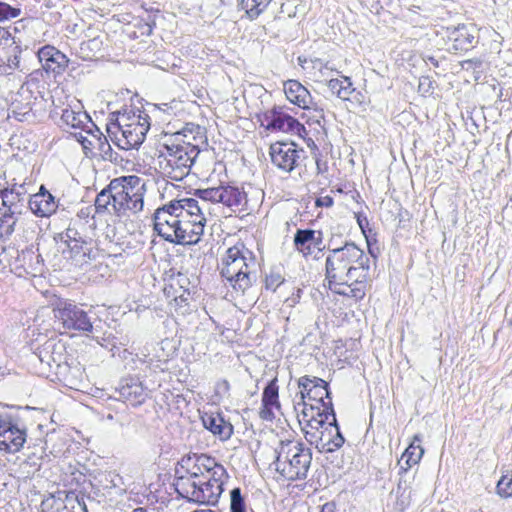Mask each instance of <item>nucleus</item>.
Masks as SVG:
<instances>
[{
    "instance_id": "7c9ffc66",
    "label": "nucleus",
    "mask_w": 512,
    "mask_h": 512,
    "mask_svg": "<svg viewBox=\"0 0 512 512\" xmlns=\"http://www.w3.org/2000/svg\"><path fill=\"white\" fill-rule=\"evenodd\" d=\"M329 89L342 100H348L351 93L355 91L351 79L343 76L342 79H331L328 82Z\"/></svg>"
},
{
    "instance_id": "3c124183",
    "label": "nucleus",
    "mask_w": 512,
    "mask_h": 512,
    "mask_svg": "<svg viewBox=\"0 0 512 512\" xmlns=\"http://www.w3.org/2000/svg\"><path fill=\"white\" fill-rule=\"evenodd\" d=\"M424 61L426 64H431L434 67L439 66V60L437 58H435L434 56H425Z\"/></svg>"
},
{
    "instance_id": "603ef678",
    "label": "nucleus",
    "mask_w": 512,
    "mask_h": 512,
    "mask_svg": "<svg viewBox=\"0 0 512 512\" xmlns=\"http://www.w3.org/2000/svg\"><path fill=\"white\" fill-rule=\"evenodd\" d=\"M188 296L189 295H187V293H184L183 291L181 295L175 297V301L177 302V304L187 303Z\"/></svg>"
},
{
    "instance_id": "2eb2a0df",
    "label": "nucleus",
    "mask_w": 512,
    "mask_h": 512,
    "mask_svg": "<svg viewBox=\"0 0 512 512\" xmlns=\"http://www.w3.org/2000/svg\"><path fill=\"white\" fill-rule=\"evenodd\" d=\"M302 149H297L294 143L275 142L270 146V158L278 169L290 173L297 166Z\"/></svg>"
},
{
    "instance_id": "6e6552de",
    "label": "nucleus",
    "mask_w": 512,
    "mask_h": 512,
    "mask_svg": "<svg viewBox=\"0 0 512 512\" xmlns=\"http://www.w3.org/2000/svg\"><path fill=\"white\" fill-rule=\"evenodd\" d=\"M120 203L124 208L125 217L135 215L143 210L146 182L136 175L114 178Z\"/></svg>"
},
{
    "instance_id": "c03bdc74",
    "label": "nucleus",
    "mask_w": 512,
    "mask_h": 512,
    "mask_svg": "<svg viewBox=\"0 0 512 512\" xmlns=\"http://www.w3.org/2000/svg\"><path fill=\"white\" fill-rule=\"evenodd\" d=\"M274 408L275 406L262 403L261 409L259 411L260 418L265 421H273L275 419V414L273 411Z\"/></svg>"
},
{
    "instance_id": "a211bd4d",
    "label": "nucleus",
    "mask_w": 512,
    "mask_h": 512,
    "mask_svg": "<svg viewBox=\"0 0 512 512\" xmlns=\"http://www.w3.org/2000/svg\"><path fill=\"white\" fill-rule=\"evenodd\" d=\"M293 245L295 250L305 258L311 256L315 250L321 252L326 248L323 232L310 228L297 229L293 237Z\"/></svg>"
},
{
    "instance_id": "4d7b16f0",
    "label": "nucleus",
    "mask_w": 512,
    "mask_h": 512,
    "mask_svg": "<svg viewBox=\"0 0 512 512\" xmlns=\"http://www.w3.org/2000/svg\"><path fill=\"white\" fill-rule=\"evenodd\" d=\"M318 172H321L322 165H320V161H316Z\"/></svg>"
},
{
    "instance_id": "58836bf2",
    "label": "nucleus",
    "mask_w": 512,
    "mask_h": 512,
    "mask_svg": "<svg viewBox=\"0 0 512 512\" xmlns=\"http://www.w3.org/2000/svg\"><path fill=\"white\" fill-rule=\"evenodd\" d=\"M159 209H164L166 213H169L171 215H177L178 217L185 218L188 214L186 212H183V208L181 207V199L179 200H172L168 204H165L164 206L160 207Z\"/></svg>"
},
{
    "instance_id": "f704fd0d",
    "label": "nucleus",
    "mask_w": 512,
    "mask_h": 512,
    "mask_svg": "<svg viewBox=\"0 0 512 512\" xmlns=\"http://www.w3.org/2000/svg\"><path fill=\"white\" fill-rule=\"evenodd\" d=\"M181 207L183 208V212L188 214L189 219H195L196 215L204 216L203 211L206 209L203 203L200 205L199 201L194 198L181 199Z\"/></svg>"
},
{
    "instance_id": "f257e3e1",
    "label": "nucleus",
    "mask_w": 512,
    "mask_h": 512,
    "mask_svg": "<svg viewBox=\"0 0 512 512\" xmlns=\"http://www.w3.org/2000/svg\"><path fill=\"white\" fill-rule=\"evenodd\" d=\"M298 385L301 388V401L294 404L300 425L305 424L319 433L311 434L318 438L320 450L333 452L341 448L345 442L340 432L332 404L328 383L318 377L302 376ZM310 435L306 431V437Z\"/></svg>"
},
{
    "instance_id": "680f3d73",
    "label": "nucleus",
    "mask_w": 512,
    "mask_h": 512,
    "mask_svg": "<svg viewBox=\"0 0 512 512\" xmlns=\"http://www.w3.org/2000/svg\"><path fill=\"white\" fill-rule=\"evenodd\" d=\"M325 507H326V506H324V507H323V509L321 510V512H325Z\"/></svg>"
},
{
    "instance_id": "a878e982",
    "label": "nucleus",
    "mask_w": 512,
    "mask_h": 512,
    "mask_svg": "<svg viewBox=\"0 0 512 512\" xmlns=\"http://www.w3.org/2000/svg\"><path fill=\"white\" fill-rule=\"evenodd\" d=\"M179 221L180 217L177 215L166 213L164 209H157L154 213V230L164 240L170 242Z\"/></svg>"
},
{
    "instance_id": "473e14b6",
    "label": "nucleus",
    "mask_w": 512,
    "mask_h": 512,
    "mask_svg": "<svg viewBox=\"0 0 512 512\" xmlns=\"http://www.w3.org/2000/svg\"><path fill=\"white\" fill-rule=\"evenodd\" d=\"M262 403L266 405H272L275 406L276 409H280L277 378L272 379L265 386L262 394Z\"/></svg>"
},
{
    "instance_id": "5fc2aeb1",
    "label": "nucleus",
    "mask_w": 512,
    "mask_h": 512,
    "mask_svg": "<svg viewBox=\"0 0 512 512\" xmlns=\"http://www.w3.org/2000/svg\"><path fill=\"white\" fill-rule=\"evenodd\" d=\"M156 107H158L159 109L163 110V111H166L167 109L170 108V106L167 104V103H163L161 105H156Z\"/></svg>"
},
{
    "instance_id": "13d9d810",
    "label": "nucleus",
    "mask_w": 512,
    "mask_h": 512,
    "mask_svg": "<svg viewBox=\"0 0 512 512\" xmlns=\"http://www.w3.org/2000/svg\"><path fill=\"white\" fill-rule=\"evenodd\" d=\"M57 367L59 369H66L68 366L65 364L64 366L60 365L59 363H57Z\"/></svg>"
},
{
    "instance_id": "5701e85b",
    "label": "nucleus",
    "mask_w": 512,
    "mask_h": 512,
    "mask_svg": "<svg viewBox=\"0 0 512 512\" xmlns=\"http://www.w3.org/2000/svg\"><path fill=\"white\" fill-rule=\"evenodd\" d=\"M284 92L286 98L302 109H313L315 103L306 87L297 80H287L284 82Z\"/></svg>"
},
{
    "instance_id": "a18cd8bd",
    "label": "nucleus",
    "mask_w": 512,
    "mask_h": 512,
    "mask_svg": "<svg viewBox=\"0 0 512 512\" xmlns=\"http://www.w3.org/2000/svg\"><path fill=\"white\" fill-rule=\"evenodd\" d=\"M74 135L84 150H91L94 148L93 136L91 134H89L90 137L84 136L82 132L75 133Z\"/></svg>"
},
{
    "instance_id": "cd10ccee",
    "label": "nucleus",
    "mask_w": 512,
    "mask_h": 512,
    "mask_svg": "<svg viewBox=\"0 0 512 512\" xmlns=\"http://www.w3.org/2000/svg\"><path fill=\"white\" fill-rule=\"evenodd\" d=\"M220 203L230 208H240L246 203V194L236 186L220 185Z\"/></svg>"
},
{
    "instance_id": "9b49d317",
    "label": "nucleus",
    "mask_w": 512,
    "mask_h": 512,
    "mask_svg": "<svg viewBox=\"0 0 512 512\" xmlns=\"http://www.w3.org/2000/svg\"><path fill=\"white\" fill-rule=\"evenodd\" d=\"M26 442V429L20 420L10 413H0V450L18 452Z\"/></svg>"
},
{
    "instance_id": "8fccbe9b",
    "label": "nucleus",
    "mask_w": 512,
    "mask_h": 512,
    "mask_svg": "<svg viewBox=\"0 0 512 512\" xmlns=\"http://www.w3.org/2000/svg\"><path fill=\"white\" fill-rule=\"evenodd\" d=\"M175 477V483H178L181 480L180 477H183L184 479H191L190 476L187 473H185V470L181 468V466L178 463L175 468Z\"/></svg>"
},
{
    "instance_id": "09e8293b",
    "label": "nucleus",
    "mask_w": 512,
    "mask_h": 512,
    "mask_svg": "<svg viewBox=\"0 0 512 512\" xmlns=\"http://www.w3.org/2000/svg\"><path fill=\"white\" fill-rule=\"evenodd\" d=\"M333 203L334 200L329 195L318 197L315 201L317 207H331Z\"/></svg>"
},
{
    "instance_id": "20e7f679",
    "label": "nucleus",
    "mask_w": 512,
    "mask_h": 512,
    "mask_svg": "<svg viewBox=\"0 0 512 512\" xmlns=\"http://www.w3.org/2000/svg\"><path fill=\"white\" fill-rule=\"evenodd\" d=\"M274 461L276 471L289 481L305 480L312 462V450L302 442H281Z\"/></svg>"
},
{
    "instance_id": "4468645a",
    "label": "nucleus",
    "mask_w": 512,
    "mask_h": 512,
    "mask_svg": "<svg viewBox=\"0 0 512 512\" xmlns=\"http://www.w3.org/2000/svg\"><path fill=\"white\" fill-rule=\"evenodd\" d=\"M205 223L206 218L203 215H196L195 219H189L188 215L181 218L170 243L179 245L197 244L203 235Z\"/></svg>"
},
{
    "instance_id": "9d476101",
    "label": "nucleus",
    "mask_w": 512,
    "mask_h": 512,
    "mask_svg": "<svg viewBox=\"0 0 512 512\" xmlns=\"http://www.w3.org/2000/svg\"><path fill=\"white\" fill-rule=\"evenodd\" d=\"M55 319L65 330L84 333L93 331V321L88 313L74 302L60 300L53 309Z\"/></svg>"
},
{
    "instance_id": "ea45409f",
    "label": "nucleus",
    "mask_w": 512,
    "mask_h": 512,
    "mask_svg": "<svg viewBox=\"0 0 512 512\" xmlns=\"http://www.w3.org/2000/svg\"><path fill=\"white\" fill-rule=\"evenodd\" d=\"M21 10L16 7H12L5 2H0V21L16 18L20 15Z\"/></svg>"
},
{
    "instance_id": "423d86ee",
    "label": "nucleus",
    "mask_w": 512,
    "mask_h": 512,
    "mask_svg": "<svg viewBox=\"0 0 512 512\" xmlns=\"http://www.w3.org/2000/svg\"><path fill=\"white\" fill-rule=\"evenodd\" d=\"M0 238L13 234L22 216L28 213L27 195L22 185L0 191Z\"/></svg>"
},
{
    "instance_id": "de8ad7c7",
    "label": "nucleus",
    "mask_w": 512,
    "mask_h": 512,
    "mask_svg": "<svg viewBox=\"0 0 512 512\" xmlns=\"http://www.w3.org/2000/svg\"><path fill=\"white\" fill-rule=\"evenodd\" d=\"M419 90L429 93L433 90V81L429 77H421L419 81Z\"/></svg>"
},
{
    "instance_id": "6ab92c4d",
    "label": "nucleus",
    "mask_w": 512,
    "mask_h": 512,
    "mask_svg": "<svg viewBox=\"0 0 512 512\" xmlns=\"http://www.w3.org/2000/svg\"><path fill=\"white\" fill-rule=\"evenodd\" d=\"M477 43V30L473 25L461 24L447 28V44L449 50L466 52Z\"/></svg>"
},
{
    "instance_id": "bf43d9fd",
    "label": "nucleus",
    "mask_w": 512,
    "mask_h": 512,
    "mask_svg": "<svg viewBox=\"0 0 512 512\" xmlns=\"http://www.w3.org/2000/svg\"><path fill=\"white\" fill-rule=\"evenodd\" d=\"M224 384H225L226 388L228 389V388H229V383H228V381H224Z\"/></svg>"
},
{
    "instance_id": "bb28decb",
    "label": "nucleus",
    "mask_w": 512,
    "mask_h": 512,
    "mask_svg": "<svg viewBox=\"0 0 512 512\" xmlns=\"http://www.w3.org/2000/svg\"><path fill=\"white\" fill-rule=\"evenodd\" d=\"M86 133L91 134L93 136V149L98 150V153L103 160L110 161L112 163L118 162V153L112 149L109 141L107 140V137L100 131V129L94 123H91V128L88 129Z\"/></svg>"
},
{
    "instance_id": "aec40b11",
    "label": "nucleus",
    "mask_w": 512,
    "mask_h": 512,
    "mask_svg": "<svg viewBox=\"0 0 512 512\" xmlns=\"http://www.w3.org/2000/svg\"><path fill=\"white\" fill-rule=\"evenodd\" d=\"M178 464L185 470L191 480H199L205 478V474L214 465V457L207 454L189 453L184 455Z\"/></svg>"
},
{
    "instance_id": "c85d7f7f",
    "label": "nucleus",
    "mask_w": 512,
    "mask_h": 512,
    "mask_svg": "<svg viewBox=\"0 0 512 512\" xmlns=\"http://www.w3.org/2000/svg\"><path fill=\"white\" fill-rule=\"evenodd\" d=\"M61 120L65 125L71 128H80L85 132L91 128V123H93L86 113L75 112L69 108L63 109Z\"/></svg>"
},
{
    "instance_id": "79ce46f5",
    "label": "nucleus",
    "mask_w": 512,
    "mask_h": 512,
    "mask_svg": "<svg viewBox=\"0 0 512 512\" xmlns=\"http://www.w3.org/2000/svg\"><path fill=\"white\" fill-rule=\"evenodd\" d=\"M284 279L279 273H270L266 276L265 287L268 290L276 291V289L283 284Z\"/></svg>"
},
{
    "instance_id": "e433bc0d",
    "label": "nucleus",
    "mask_w": 512,
    "mask_h": 512,
    "mask_svg": "<svg viewBox=\"0 0 512 512\" xmlns=\"http://www.w3.org/2000/svg\"><path fill=\"white\" fill-rule=\"evenodd\" d=\"M230 510L231 512H246L245 500L239 487L230 491Z\"/></svg>"
},
{
    "instance_id": "a19ab883",
    "label": "nucleus",
    "mask_w": 512,
    "mask_h": 512,
    "mask_svg": "<svg viewBox=\"0 0 512 512\" xmlns=\"http://www.w3.org/2000/svg\"><path fill=\"white\" fill-rule=\"evenodd\" d=\"M20 64V57L14 55L8 59V62L0 65V75H9L13 70L18 69Z\"/></svg>"
},
{
    "instance_id": "f03ea898",
    "label": "nucleus",
    "mask_w": 512,
    "mask_h": 512,
    "mask_svg": "<svg viewBox=\"0 0 512 512\" xmlns=\"http://www.w3.org/2000/svg\"><path fill=\"white\" fill-rule=\"evenodd\" d=\"M329 240L325 259V281L328 288L341 296L362 300L370 279V257L354 242L331 248Z\"/></svg>"
},
{
    "instance_id": "052dcab7",
    "label": "nucleus",
    "mask_w": 512,
    "mask_h": 512,
    "mask_svg": "<svg viewBox=\"0 0 512 512\" xmlns=\"http://www.w3.org/2000/svg\"><path fill=\"white\" fill-rule=\"evenodd\" d=\"M36 258H37V262L39 263L41 256L38 254V255L36 256Z\"/></svg>"
},
{
    "instance_id": "0eeeda50",
    "label": "nucleus",
    "mask_w": 512,
    "mask_h": 512,
    "mask_svg": "<svg viewBox=\"0 0 512 512\" xmlns=\"http://www.w3.org/2000/svg\"><path fill=\"white\" fill-rule=\"evenodd\" d=\"M165 164L160 162L164 173L172 180L181 181L190 172L200 150L197 146L188 142L165 143Z\"/></svg>"
},
{
    "instance_id": "4be33fe9",
    "label": "nucleus",
    "mask_w": 512,
    "mask_h": 512,
    "mask_svg": "<svg viewBox=\"0 0 512 512\" xmlns=\"http://www.w3.org/2000/svg\"><path fill=\"white\" fill-rule=\"evenodd\" d=\"M42 68L47 72L61 74L68 65L67 56L54 46L45 45L37 53Z\"/></svg>"
},
{
    "instance_id": "1a4fd4ad",
    "label": "nucleus",
    "mask_w": 512,
    "mask_h": 512,
    "mask_svg": "<svg viewBox=\"0 0 512 512\" xmlns=\"http://www.w3.org/2000/svg\"><path fill=\"white\" fill-rule=\"evenodd\" d=\"M180 479L178 483H174L175 490L180 497L189 502L215 505L223 492V489H217L216 486L204 479L191 480L183 477Z\"/></svg>"
},
{
    "instance_id": "dca6fc26",
    "label": "nucleus",
    "mask_w": 512,
    "mask_h": 512,
    "mask_svg": "<svg viewBox=\"0 0 512 512\" xmlns=\"http://www.w3.org/2000/svg\"><path fill=\"white\" fill-rule=\"evenodd\" d=\"M114 398L132 406H139L148 398V389L135 376L122 378L115 388Z\"/></svg>"
},
{
    "instance_id": "c9c22d12",
    "label": "nucleus",
    "mask_w": 512,
    "mask_h": 512,
    "mask_svg": "<svg viewBox=\"0 0 512 512\" xmlns=\"http://www.w3.org/2000/svg\"><path fill=\"white\" fill-rule=\"evenodd\" d=\"M196 195L201 199L207 208L208 203H220V186L196 190Z\"/></svg>"
},
{
    "instance_id": "f8f14e48",
    "label": "nucleus",
    "mask_w": 512,
    "mask_h": 512,
    "mask_svg": "<svg viewBox=\"0 0 512 512\" xmlns=\"http://www.w3.org/2000/svg\"><path fill=\"white\" fill-rule=\"evenodd\" d=\"M259 121L261 125L267 130L283 131L301 135L305 132V127L297 119L285 113L280 106H274L272 109L267 110L260 114Z\"/></svg>"
},
{
    "instance_id": "412c9836",
    "label": "nucleus",
    "mask_w": 512,
    "mask_h": 512,
    "mask_svg": "<svg viewBox=\"0 0 512 512\" xmlns=\"http://www.w3.org/2000/svg\"><path fill=\"white\" fill-rule=\"evenodd\" d=\"M28 211L30 210L37 217H50L58 208L55 197L41 185L39 191L27 198Z\"/></svg>"
},
{
    "instance_id": "37998d69",
    "label": "nucleus",
    "mask_w": 512,
    "mask_h": 512,
    "mask_svg": "<svg viewBox=\"0 0 512 512\" xmlns=\"http://www.w3.org/2000/svg\"><path fill=\"white\" fill-rule=\"evenodd\" d=\"M172 280L175 282L176 285H178L184 291V293H187V295H190V291H189L190 280L185 273L178 272L175 276H173Z\"/></svg>"
},
{
    "instance_id": "f3484780",
    "label": "nucleus",
    "mask_w": 512,
    "mask_h": 512,
    "mask_svg": "<svg viewBox=\"0 0 512 512\" xmlns=\"http://www.w3.org/2000/svg\"><path fill=\"white\" fill-rule=\"evenodd\" d=\"M119 192L112 179L109 184L103 188L96 196L94 201L95 212L97 215H114L117 217H125L123 205L119 202Z\"/></svg>"
},
{
    "instance_id": "ddd939ff",
    "label": "nucleus",
    "mask_w": 512,
    "mask_h": 512,
    "mask_svg": "<svg viewBox=\"0 0 512 512\" xmlns=\"http://www.w3.org/2000/svg\"><path fill=\"white\" fill-rule=\"evenodd\" d=\"M130 126L119 134V141H112L123 150L138 148L145 140L150 129V117L148 114L138 111V116H132Z\"/></svg>"
},
{
    "instance_id": "393cba45",
    "label": "nucleus",
    "mask_w": 512,
    "mask_h": 512,
    "mask_svg": "<svg viewBox=\"0 0 512 512\" xmlns=\"http://www.w3.org/2000/svg\"><path fill=\"white\" fill-rule=\"evenodd\" d=\"M138 109H124L110 114L106 125L107 135L111 141H119V134L128 128L132 122V116H138Z\"/></svg>"
},
{
    "instance_id": "39448f33",
    "label": "nucleus",
    "mask_w": 512,
    "mask_h": 512,
    "mask_svg": "<svg viewBox=\"0 0 512 512\" xmlns=\"http://www.w3.org/2000/svg\"><path fill=\"white\" fill-rule=\"evenodd\" d=\"M65 245L63 254L77 266H83L95 260L98 254L96 241L88 234L81 220L72 221L68 228L59 234Z\"/></svg>"
},
{
    "instance_id": "c756f323",
    "label": "nucleus",
    "mask_w": 512,
    "mask_h": 512,
    "mask_svg": "<svg viewBox=\"0 0 512 512\" xmlns=\"http://www.w3.org/2000/svg\"><path fill=\"white\" fill-rule=\"evenodd\" d=\"M271 0H241L239 8L245 11L249 20H255L265 11Z\"/></svg>"
},
{
    "instance_id": "7ed1b4c3",
    "label": "nucleus",
    "mask_w": 512,
    "mask_h": 512,
    "mask_svg": "<svg viewBox=\"0 0 512 512\" xmlns=\"http://www.w3.org/2000/svg\"><path fill=\"white\" fill-rule=\"evenodd\" d=\"M221 276L234 290L244 292L256 281V260L244 246L230 247L222 259Z\"/></svg>"
},
{
    "instance_id": "6e6d98bb",
    "label": "nucleus",
    "mask_w": 512,
    "mask_h": 512,
    "mask_svg": "<svg viewBox=\"0 0 512 512\" xmlns=\"http://www.w3.org/2000/svg\"><path fill=\"white\" fill-rule=\"evenodd\" d=\"M132 512H150V511H148L146 508L138 507V508H135L134 510H132Z\"/></svg>"
},
{
    "instance_id": "b1692460",
    "label": "nucleus",
    "mask_w": 512,
    "mask_h": 512,
    "mask_svg": "<svg viewBox=\"0 0 512 512\" xmlns=\"http://www.w3.org/2000/svg\"><path fill=\"white\" fill-rule=\"evenodd\" d=\"M201 420L203 426L221 441H226L231 438L234 431L233 425L225 420L222 414L204 413L201 416Z\"/></svg>"
},
{
    "instance_id": "72a5a7b5",
    "label": "nucleus",
    "mask_w": 512,
    "mask_h": 512,
    "mask_svg": "<svg viewBox=\"0 0 512 512\" xmlns=\"http://www.w3.org/2000/svg\"><path fill=\"white\" fill-rule=\"evenodd\" d=\"M423 453H424V450L420 446H415L413 444L410 445L405 450V452L403 453V455L401 457L400 462L405 459L406 467L401 466L400 472H407V470L409 468H411L412 465L417 464L420 461Z\"/></svg>"
},
{
    "instance_id": "2f4dec72",
    "label": "nucleus",
    "mask_w": 512,
    "mask_h": 512,
    "mask_svg": "<svg viewBox=\"0 0 512 512\" xmlns=\"http://www.w3.org/2000/svg\"><path fill=\"white\" fill-rule=\"evenodd\" d=\"M207 474H209L208 477H205V480L213 484L217 487V489H223V486L225 482L228 480L229 475L227 473V470L224 468V466L216 461L214 458V466L211 464V467H209V470L207 471Z\"/></svg>"
},
{
    "instance_id": "49530a36",
    "label": "nucleus",
    "mask_w": 512,
    "mask_h": 512,
    "mask_svg": "<svg viewBox=\"0 0 512 512\" xmlns=\"http://www.w3.org/2000/svg\"><path fill=\"white\" fill-rule=\"evenodd\" d=\"M356 219H357V223H358L362 233L364 234V236L367 239V242L369 243V239L367 236V229L369 226V221H368L367 217L362 214H357Z\"/></svg>"
},
{
    "instance_id": "864d4df0",
    "label": "nucleus",
    "mask_w": 512,
    "mask_h": 512,
    "mask_svg": "<svg viewBox=\"0 0 512 512\" xmlns=\"http://www.w3.org/2000/svg\"><path fill=\"white\" fill-rule=\"evenodd\" d=\"M465 63L467 65H469V66L475 65V66H478V67H480L481 64H482V62L480 60H477V59L476 60H467V61H465Z\"/></svg>"
},
{
    "instance_id": "4c0bfd02",
    "label": "nucleus",
    "mask_w": 512,
    "mask_h": 512,
    "mask_svg": "<svg viewBox=\"0 0 512 512\" xmlns=\"http://www.w3.org/2000/svg\"><path fill=\"white\" fill-rule=\"evenodd\" d=\"M497 493L504 498L512 496V471L511 475H503L496 486Z\"/></svg>"
}]
</instances>
